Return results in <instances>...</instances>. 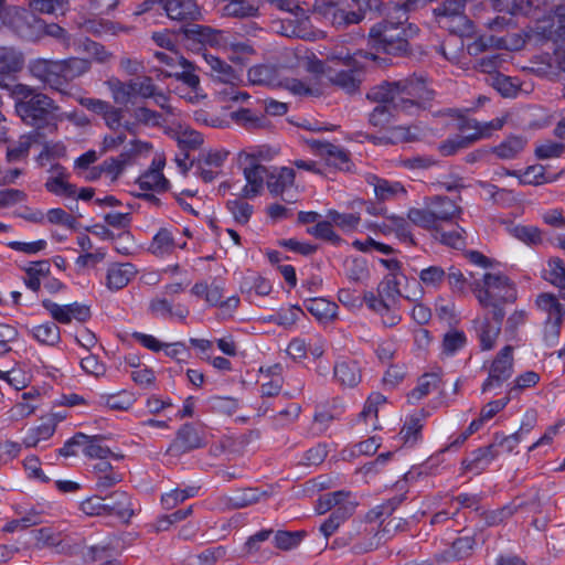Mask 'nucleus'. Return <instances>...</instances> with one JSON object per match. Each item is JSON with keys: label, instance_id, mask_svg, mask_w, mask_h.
Masks as SVG:
<instances>
[{"label": "nucleus", "instance_id": "nucleus-1", "mask_svg": "<svg viewBox=\"0 0 565 565\" xmlns=\"http://www.w3.org/2000/svg\"><path fill=\"white\" fill-rule=\"evenodd\" d=\"M427 0H402L388 2L380 12L382 20L371 26L369 39L372 47L385 54L406 56L412 53L411 40L419 29L408 23V13L424 6Z\"/></svg>", "mask_w": 565, "mask_h": 565}, {"label": "nucleus", "instance_id": "nucleus-2", "mask_svg": "<svg viewBox=\"0 0 565 565\" xmlns=\"http://www.w3.org/2000/svg\"><path fill=\"white\" fill-rule=\"evenodd\" d=\"M11 97L14 100L15 114L24 125L32 127L33 131L57 130L60 107L50 96L29 85L18 83L11 88Z\"/></svg>", "mask_w": 565, "mask_h": 565}, {"label": "nucleus", "instance_id": "nucleus-3", "mask_svg": "<svg viewBox=\"0 0 565 565\" xmlns=\"http://www.w3.org/2000/svg\"><path fill=\"white\" fill-rule=\"evenodd\" d=\"M480 305L491 303V299L502 302H514L516 290L511 280L502 274L487 273L482 280H475L470 284Z\"/></svg>", "mask_w": 565, "mask_h": 565}, {"label": "nucleus", "instance_id": "nucleus-4", "mask_svg": "<svg viewBox=\"0 0 565 565\" xmlns=\"http://www.w3.org/2000/svg\"><path fill=\"white\" fill-rule=\"evenodd\" d=\"M8 28L24 41L35 42L43 38V20L32 11L11 7L9 8Z\"/></svg>", "mask_w": 565, "mask_h": 565}, {"label": "nucleus", "instance_id": "nucleus-5", "mask_svg": "<svg viewBox=\"0 0 565 565\" xmlns=\"http://www.w3.org/2000/svg\"><path fill=\"white\" fill-rule=\"evenodd\" d=\"M313 10L316 13L330 20L338 29H345L363 20L361 10H350L347 0H316Z\"/></svg>", "mask_w": 565, "mask_h": 565}, {"label": "nucleus", "instance_id": "nucleus-6", "mask_svg": "<svg viewBox=\"0 0 565 565\" xmlns=\"http://www.w3.org/2000/svg\"><path fill=\"white\" fill-rule=\"evenodd\" d=\"M342 63L345 66L343 70H328V81L347 94L353 95L360 90L364 79V70L351 56L343 58Z\"/></svg>", "mask_w": 565, "mask_h": 565}, {"label": "nucleus", "instance_id": "nucleus-7", "mask_svg": "<svg viewBox=\"0 0 565 565\" xmlns=\"http://www.w3.org/2000/svg\"><path fill=\"white\" fill-rule=\"evenodd\" d=\"M537 305L548 313L545 323L544 340L547 345L553 347L561 334V326L565 317V306L554 296L547 294L539 296Z\"/></svg>", "mask_w": 565, "mask_h": 565}, {"label": "nucleus", "instance_id": "nucleus-8", "mask_svg": "<svg viewBox=\"0 0 565 565\" xmlns=\"http://www.w3.org/2000/svg\"><path fill=\"white\" fill-rule=\"evenodd\" d=\"M30 74L57 92H63L61 60L36 58L29 63Z\"/></svg>", "mask_w": 565, "mask_h": 565}, {"label": "nucleus", "instance_id": "nucleus-9", "mask_svg": "<svg viewBox=\"0 0 565 565\" xmlns=\"http://www.w3.org/2000/svg\"><path fill=\"white\" fill-rule=\"evenodd\" d=\"M513 374V347L505 345L495 355L489 376L482 384V392L489 391L492 386H501Z\"/></svg>", "mask_w": 565, "mask_h": 565}, {"label": "nucleus", "instance_id": "nucleus-10", "mask_svg": "<svg viewBox=\"0 0 565 565\" xmlns=\"http://www.w3.org/2000/svg\"><path fill=\"white\" fill-rule=\"evenodd\" d=\"M36 545L41 548H53L55 553L63 555H75L84 547V541L70 543L62 539L61 533L54 532L51 527H42L34 531Z\"/></svg>", "mask_w": 565, "mask_h": 565}, {"label": "nucleus", "instance_id": "nucleus-11", "mask_svg": "<svg viewBox=\"0 0 565 565\" xmlns=\"http://www.w3.org/2000/svg\"><path fill=\"white\" fill-rule=\"evenodd\" d=\"M204 445L201 433L192 424H184L177 433L167 452L179 456Z\"/></svg>", "mask_w": 565, "mask_h": 565}, {"label": "nucleus", "instance_id": "nucleus-12", "mask_svg": "<svg viewBox=\"0 0 565 565\" xmlns=\"http://www.w3.org/2000/svg\"><path fill=\"white\" fill-rule=\"evenodd\" d=\"M163 11L170 20L191 23L201 18L195 0H166Z\"/></svg>", "mask_w": 565, "mask_h": 565}, {"label": "nucleus", "instance_id": "nucleus-13", "mask_svg": "<svg viewBox=\"0 0 565 565\" xmlns=\"http://www.w3.org/2000/svg\"><path fill=\"white\" fill-rule=\"evenodd\" d=\"M425 203L438 225L452 221L462 212V209L448 196L435 195L427 198Z\"/></svg>", "mask_w": 565, "mask_h": 565}, {"label": "nucleus", "instance_id": "nucleus-14", "mask_svg": "<svg viewBox=\"0 0 565 565\" xmlns=\"http://www.w3.org/2000/svg\"><path fill=\"white\" fill-rule=\"evenodd\" d=\"M43 132L30 131L20 136L17 141L9 142L7 147V160L10 163L22 161L28 158L32 145L41 142Z\"/></svg>", "mask_w": 565, "mask_h": 565}, {"label": "nucleus", "instance_id": "nucleus-15", "mask_svg": "<svg viewBox=\"0 0 565 565\" xmlns=\"http://www.w3.org/2000/svg\"><path fill=\"white\" fill-rule=\"evenodd\" d=\"M396 82V92L416 98L422 102L433 99L434 92L426 86L425 79L418 76H411Z\"/></svg>", "mask_w": 565, "mask_h": 565}, {"label": "nucleus", "instance_id": "nucleus-16", "mask_svg": "<svg viewBox=\"0 0 565 565\" xmlns=\"http://www.w3.org/2000/svg\"><path fill=\"white\" fill-rule=\"evenodd\" d=\"M497 456L498 451L495 449V444H490L486 447H480L473 450L469 457L462 460L461 466L465 471H475L476 473H480Z\"/></svg>", "mask_w": 565, "mask_h": 565}, {"label": "nucleus", "instance_id": "nucleus-17", "mask_svg": "<svg viewBox=\"0 0 565 565\" xmlns=\"http://www.w3.org/2000/svg\"><path fill=\"white\" fill-rule=\"evenodd\" d=\"M186 39L198 41L210 46H222L224 44V33L210 26L190 24L183 29Z\"/></svg>", "mask_w": 565, "mask_h": 565}, {"label": "nucleus", "instance_id": "nucleus-18", "mask_svg": "<svg viewBox=\"0 0 565 565\" xmlns=\"http://www.w3.org/2000/svg\"><path fill=\"white\" fill-rule=\"evenodd\" d=\"M333 374L337 381L348 387H354L361 382V369L356 361L342 360L335 363Z\"/></svg>", "mask_w": 565, "mask_h": 565}, {"label": "nucleus", "instance_id": "nucleus-19", "mask_svg": "<svg viewBox=\"0 0 565 565\" xmlns=\"http://www.w3.org/2000/svg\"><path fill=\"white\" fill-rule=\"evenodd\" d=\"M106 500L107 514L117 515L120 519L129 520L134 510L129 495L124 491H114L109 495L104 497Z\"/></svg>", "mask_w": 565, "mask_h": 565}, {"label": "nucleus", "instance_id": "nucleus-20", "mask_svg": "<svg viewBox=\"0 0 565 565\" xmlns=\"http://www.w3.org/2000/svg\"><path fill=\"white\" fill-rule=\"evenodd\" d=\"M164 167V160H158V167L149 168L142 175L139 177L137 183L139 188L143 191L157 190V191H166L169 186V181L162 174V169Z\"/></svg>", "mask_w": 565, "mask_h": 565}, {"label": "nucleus", "instance_id": "nucleus-21", "mask_svg": "<svg viewBox=\"0 0 565 565\" xmlns=\"http://www.w3.org/2000/svg\"><path fill=\"white\" fill-rule=\"evenodd\" d=\"M295 182V171L291 168H274L267 179V188L274 195L282 194Z\"/></svg>", "mask_w": 565, "mask_h": 565}, {"label": "nucleus", "instance_id": "nucleus-22", "mask_svg": "<svg viewBox=\"0 0 565 565\" xmlns=\"http://www.w3.org/2000/svg\"><path fill=\"white\" fill-rule=\"evenodd\" d=\"M355 507L354 502H345L332 511L330 516L320 526V531L326 539L331 536L353 514Z\"/></svg>", "mask_w": 565, "mask_h": 565}, {"label": "nucleus", "instance_id": "nucleus-23", "mask_svg": "<svg viewBox=\"0 0 565 565\" xmlns=\"http://www.w3.org/2000/svg\"><path fill=\"white\" fill-rule=\"evenodd\" d=\"M247 164L243 169L246 182L262 192L264 181L269 178L270 169L260 164L255 156L246 157Z\"/></svg>", "mask_w": 565, "mask_h": 565}, {"label": "nucleus", "instance_id": "nucleus-24", "mask_svg": "<svg viewBox=\"0 0 565 565\" xmlns=\"http://www.w3.org/2000/svg\"><path fill=\"white\" fill-rule=\"evenodd\" d=\"M475 326L480 340L482 350H491L501 332V326L491 323L488 315L480 319L475 320Z\"/></svg>", "mask_w": 565, "mask_h": 565}, {"label": "nucleus", "instance_id": "nucleus-25", "mask_svg": "<svg viewBox=\"0 0 565 565\" xmlns=\"http://www.w3.org/2000/svg\"><path fill=\"white\" fill-rule=\"evenodd\" d=\"M136 271L131 264L113 265L107 271V286L109 289L119 290L128 285Z\"/></svg>", "mask_w": 565, "mask_h": 565}, {"label": "nucleus", "instance_id": "nucleus-26", "mask_svg": "<svg viewBox=\"0 0 565 565\" xmlns=\"http://www.w3.org/2000/svg\"><path fill=\"white\" fill-rule=\"evenodd\" d=\"M61 66L65 87L70 82L87 73L90 70L92 63L86 58L68 57L61 60Z\"/></svg>", "mask_w": 565, "mask_h": 565}, {"label": "nucleus", "instance_id": "nucleus-27", "mask_svg": "<svg viewBox=\"0 0 565 565\" xmlns=\"http://www.w3.org/2000/svg\"><path fill=\"white\" fill-rule=\"evenodd\" d=\"M204 60L210 66L211 75L215 79L225 84H234L235 81L239 79L235 70L218 57L205 54Z\"/></svg>", "mask_w": 565, "mask_h": 565}, {"label": "nucleus", "instance_id": "nucleus-28", "mask_svg": "<svg viewBox=\"0 0 565 565\" xmlns=\"http://www.w3.org/2000/svg\"><path fill=\"white\" fill-rule=\"evenodd\" d=\"M481 138H483L482 131L473 132V134L467 135V136L456 135L454 138H449V139L443 141L439 145L438 149L443 156H446V157L452 156L457 151L470 147L472 143L480 140Z\"/></svg>", "mask_w": 565, "mask_h": 565}, {"label": "nucleus", "instance_id": "nucleus-29", "mask_svg": "<svg viewBox=\"0 0 565 565\" xmlns=\"http://www.w3.org/2000/svg\"><path fill=\"white\" fill-rule=\"evenodd\" d=\"M24 65L23 54L12 47L0 49V73L14 74L20 72Z\"/></svg>", "mask_w": 565, "mask_h": 565}, {"label": "nucleus", "instance_id": "nucleus-30", "mask_svg": "<svg viewBox=\"0 0 565 565\" xmlns=\"http://www.w3.org/2000/svg\"><path fill=\"white\" fill-rule=\"evenodd\" d=\"M306 309L320 321L332 320L337 316L335 302L324 298H313L305 302Z\"/></svg>", "mask_w": 565, "mask_h": 565}, {"label": "nucleus", "instance_id": "nucleus-31", "mask_svg": "<svg viewBox=\"0 0 565 565\" xmlns=\"http://www.w3.org/2000/svg\"><path fill=\"white\" fill-rule=\"evenodd\" d=\"M327 150L323 152L322 158L328 166H332L339 170L350 171L351 160L350 152L343 147L329 143Z\"/></svg>", "mask_w": 565, "mask_h": 565}, {"label": "nucleus", "instance_id": "nucleus-32", "mask_svg": "<svg viewBox=\"0 0 565 565\" xmlns=\"http://www.w3.org/2000/svg\"><path fill=\"white\" fill-rule=\"evenodd\" d=\"M231 118L245 129H259L267 125L265 115H257L249 108H241L231 113Z\"/></svg>", "mask_w": 565, "mask_h": 565}, {"label": "nucleus", "instance_id": "nucleus-33", "mask_svg": "<svg viewBox=\"0 0 565 565\" xmlns=\"http://www.w3.org/2000/svg\"><path fill=\"white\" fill-rule=\"evenodd\" d=\"M31 333L35 340L45 345H56L61 341V331L58 326L53 321L35 326Z\"/></svg>", "mask_w": 565, "mask_h": 565}, {"label": "nucleus", "instance_id": "nucleus-34", "mask_svg": "<svg viewBox=\"0 0 565 565\" xmlns=\"http://www.w3.org/2000/svg\"><path fill=\"white\" fill-rule=\"evenodd\" d=\"M438 23L441 28L448 30L451 34L469 36L473 32L472 22L465 15H456L454 18L440 19Z\"/></svg>", "mask_w": 565, "mask_h": 565}, {"label": "nucleus", "instance_id": "nucleus-35", "mask_svg": "<svg viewBox=\"0 0 565 565\" xmlns=\"http://www.w3.org/2000/svg\"><path fill=\"white\" fill-rule=\"evenodd\" d=\"M351 493L349 491L340 490L331 493L321 495L316 503V511L318 514H324L330 510H334L345 502H352L349 500Z\"/></svg>", "mask_w": 565, "mask_h": 565}, {"label": "nucleus", "instance_id": "nucleus-36", "mask_svg": "<svg viewBox=\"0 0 565 565\" xmlns=\"http://www.w3.org/2000/svg\"><path fill=\"white\" fill-rule=\"evenodd\" d=\"M268 497V491H259L258 489L247 488L244 490H239L235 492L228 499V505L233 509H242L254 503H257L260 500V497Z\"/></svg>", "mask_w": 565, "mask_h": 565}, {"label": "nucleus", "instance_id": "nucleus-37", "mask_svg": "<svg viewBox=\"0 0 565 565\" xmlns=\"http://www.w3.org/2000/svg\"><path fill=\"white\" fill-rule=\"evenodd\" d=\"M396 94V82H383L382 84L372 87L367 92L366 98L371 102L377 103L379 105L386 104L388 106H393V97H395Z\"/></svg>", "mask_w": 565, "mask_h": 565}, {"label": "nucleus", "instance_id": "nucleus-38", "mask_svg": "<svg viewBox=\"0 0 565 565\" xmlns=\"http://www.w3.org/2000/svg\"><path fill=\"white\" fill-rule=\"evenodd\" d=\"M524 504L522 500L515 499L501 509L484 513V522L489 526L499 525L522 509Z\"/></svg>", "mask_w": 565, "mask_h": 565}, {"label": "nucleus", "instance_id": "nucleus-39", "mask_svg": "<svg viewBox=\"0 0 565 565\" xmlns=\"http://www.w3.org/2000/svg\"><path fill=\"white\" fill-rule=\"evenodd\" d=\"M104 439L100 435H87L84 445H82L83 452L89 458L106 459L108 456H113L119 459V456L114 455L108 447L103 445Z\"/></svg>", "mask_w": 565, "mask_h": 565}, {"label": "nucleus", "instance_id": "nucleus-40", "mask_svg": "<svg viewBox=\"0 0 565 565\" xmlns=\"http://www.w3.org/2000/svg\"><path fill=\"white\" fill-rule=\"evenodd\" d=\"M175 247L174 238L167 228H160L152 238L149 250L156 256L171 254Z\"/></svg>", "mask_w": 565, "mask_h": 565}, {"label": "nucleus", "instance_id": "nucleus-41", "mask_svg": "<svg viewBox=\"0 0 565 565\" xmlns=\"http://www.w3.org/2000/svg\"><path fill=\"white\" fill-rule=\"evenodd\" d=\"M407 218L414 225L430 231L431 234L435 233V231L439 227L426 203L425 207L423 209H409L407 213Z\"/></svg>", "mask_w": 565, "mask_h": 565}, {"label": "nucleus", "instance_id": "nucleus-42", "mask_svg": "<svg viewBox=\"0 0 565 565\" xmlns=\"http://www.w3.org/2000/svg\"><path fill=\"white\" fill-rule=\"evenodd\" d=\"M524 146L525 140L523 138L513 136L492 148V151L500 159L509 160L515 158L524 149Z\"/></svg>", "mask_w": 565, "mask_h": 565}, {"label": "nucleus", "instance_id": "nucleus-43", "mask_svg": "<svg viewBox=\"0 0 565 565\" xmlns=\"http://www.w3.org/2000/svg\"><path fill=\"white\" fill-rule=\"evenodd\" d=\"M440 377L437 373H426L418 380L417 386L409 393L411 401H419L433 390L439 387Z\"/></svg>", "mask_w": 565, "mask_h": 565}, {"label": "nucleus", "instance_id": "nucleus-44", "mask_svg": "<svg viewBox=\"0 0 565 565\" xmlns=\"http://www.w3.org/2000/svg\"><path fill=\"white\" fill-rule=\"evenodd\" d=\"M277 79L276 70L269 65H256L248 71V81L253 85H274Z\"/></svg>", "mask_w": 565, "mask_h": 565}, {"label": "nucleus", "instance_id": "nucleus-45", "mask_svg": "<svg viewBox=\"0 0 565 565\" xmlns=\"http://www.w3.org/2000/svg\"><path fill=\"white\" fill-rule=\"evenodd\" d=\"M543 277L545 280L559 288H565V265L561 258H552L544 269Z\"/></svg>", "mask_w": 565, "mask_h": 565}, {"label": "nucleus", "instance_id": "nucleus-46", "mask_svg": "<svg viewBox=\"0 0 565 565\" xmlns=\"http://www.w3.org/2000/svg\"><path fill=\"white\" fill-rule=\"evenodd\" d=\"M490 85L495 88L503 97H515L519 93V86L511 77L501 73L491 74L488 77Z\"/></svg>", "mask_w": 565, "mask_h": 565}, {"label": "nucleus", "instance_id": "nucleus-47", "mask_svg": "<svg viewBox=\"0 0 565 565\" xmlns=\"http://www.w3.org/2000/svg\"><path fill=\"white\" fill-rule=\"evenodd\" d=\"M179 65L182 66V72L173 73V78L188 85L194 93L200 88V78L194 73V65L184 57L179 58Z\"/></svg>", "mask_w": 565, "mask_h": 565}, {"label": "nucleus", "instance_id": "nucleus-48", "mask_svg": "<svg viewBox=\"0 0 565 565\" xmlns=\"http://www.w3.org/2000/svg\"><path fill=\"white\" fill-rule=\"evenodd\" d=\"M106 85L111 93L115 104L127 105L132 100L128 82H121L120 79L113 77L106 81Z\"/></svg>", "mask_w": 565, "mask_h": 565}, {"label": "nucleus", "instance_id": "nucleus-49", "mask_svg": "<svg viewBox=\"0 0 565 565\" xmlns=\"http://www.w3.org/2000/svg\"><path fill=\"white\" fill-rule=\"evenodd\" d=\"M388 132L392 145L399 142H413L418 140L422 135V130L418 126H395L390 128Z\"/></svg>", "mask_w": 565, "mask_h": 565}, {"label": "nucleus", "instance_id": "nucleus-50", "mask_svg": "<svg viewBox=\"0 0 565 565\" xmlns=\"http://www.w3.org/2000/svg\"><path fill=\"white\" fill-rule=\"evenodd\" d=\"M462 233H465L463 228H459V231L446 232L439 225L435 233H433V237L434 239L440 242L444 245L461 249L466 245Z\"/></svg>", "mask_w": 565, "mask_h": 565}, {"label": "nucleus", "instance_id": "nucleus-51", "mask_svg": "<svg viewBox=\"0 0 565 565\" xmlns=\"http://www.w3.org/2000/svg\"><path fill=\"white\" fill-rule=\"evenodd\" d=\"M303 536L305 532L302 531H277L274 535V543L277 548L282 551H289L297 547L300 544Z\"/></svg>", "mask_w": 565, "mask_h": 565}, {"label": "nucleus", "instance_id": "nucleus-52", "mask_svg": "<svg viewBox=\"0 0 565 565\" xmlns=\"http://www.w3.org/2000/svg\"><path fill=\"white\" fill-rule=\"evenodd\" d=\"M399 284L401 281L397 277V274L390 273L379 285L377 296L394 301L397 297L401 296L398 288Z\"/></svg>", "mask_w": 565, "mask_h": 565}, {"label": "nucleus", "instance_id": "nucleus-53", "mask_svg": "<svg viewBox=\"0 0 565 565\" xmlns=\"http://www.w3.org/2000/svg\"><path fill=\"white\" fill-rule=\"evenodd\" d=\"M394 109L386 104L377 105L369 115V124L376 128H385L394 118Z\"/></svg>", "mask_w": 565, "mask_h": 565}, {"label": "nucleus", "instance_id": "nucleus-54", "mask_svg": "<svg viewBox=\"0 0 565 565\" xmlns=\"http://www.w3.org/2000/svg\"><path fill=\"white\" fill-rule=\"evenodd\" d=\"M131 97L140 96L142 98H151L156 95V85L149 76L128 81Z\"/></svg>", "mask_w": 565, "mask_h": 565}, {"label": "nucleus", "instance_id": "nucleus-55", "mask_svg": "<svg viewBox=\"0 0 565 565\" xmlns=\"http://www.w3.org/2000/svg\"><path fill=\"white\" fill-rule=\"evenodd\" d=\"M226 206L233 214L234 220L239 224H246L254 211L253 206L242 199L230 200Z\"/></svg>", "mask_w": 565, "mask_h": 565}, {"label": "nucleus", "instance_id": "nucleus-56", "mask_svg": "<svg viewBox=\"0 0 565 565\" xmlns=\"http://www.w3.org/2000/svg\"><path fill=\"white\" fill-rule=\"evenodd\" d=\"M103 404L115 411H127L135 402L132 394L124 391L119 394L103 395Z\"/></svg>", "mask_w": 565, "mask_h": 565}, {"label": "nucleus", "instance_id": "nucleus-57", "mask_svg": "<svg viewBox=\"0 0 565 565\" xmlns=\"http://www.w3.org/2000/svg\"><path fill=\"white\" fill-rule=\"evenodd\" d=\"M466 1L467 0H445L434 12L438 20L461 15L463 14Z\"/></svg>", "mask_w": 565, "mask_h": 565}, {"label": "nucleus", "instance_id": "nucleus-58", "mask_svg": "<svg viewBox=\"0 0 565 565\" xmlns=\"http://www.w3.org/2000/svg\"><path fill=\"white\" fill-rule=\"evenodd\" d=\"M331 223V221L318 222L317 225L309 227L307 232L317 238L326 239L338 245L341 243V237L335 234Z\"/></svg>", "mask_w": 565, "mask_h": 565}, {"label": "nucleus", "instance_id": "nucleus-59", "mask_svg": "<svg viewBox=\"0 0 565 565\" xmlns=\"http://www.w3.org/2000/svg\"><path fill=\"white\" fill-rule=\"evenodd\" d=\"M466 335L462 331L452 330L445 334L443 340L444 353L451 355L465 347Z\"/></svg>", "mask_w": 565, "mask_h": 565}, {"label": "nucleus", "instance_id": "nucleus-60", "mask_svg": "<svg viewBox=\"0 0 565 565\" xmlns=\"http://www.w3.org/2000/svg\"><path fill=\"white\" fill-rule=\"evenodd\" d=\"M328 218L342 230H354L359 222L360 216L355 213H339L334 210L328 212Z\"/></svg>", "mask_w": 565, "mask_h": 565}, {"label": "nucleus", "instance_id": "nucleus-61", "mask_svg": "<svg viewBox=\"0 0 565 565\" xmlns=\"http://www.w3.org/2000/svg\"><path fill=\"white\" fill-rule=\"evenodd\" d=\"M423 424L418 417H409L404 424L401 435L405 444L414 445L420 438Z\"/></svg>", "mask_w": 565, "mask_h": 565}, {"label": "nucleus", "instance_id": "nucleus-62", "mask_svg": "<svg viewBox=\"0 0 565 565\" xmlns=\"http://www.w3.org/2000/svg\"><path fill=\"white\" fill-rule=\"evenodd\" d=\"M476 544V541L472 536H463L457 539L451 546V550L449 551L450 557L456 559H462L465 557H468Z\"/></svg>", "mask_w": 565, "mask_h": 565}, {"label": "nucleus", "instance_id": "nucleus-63", "mask_svg": "<svg viewBox=\"0 0 565 565\" xmlns=\"http://www.w3.org/2000/svg\"><path fill=\"white\" fill-rule=\"evenodd\" d=\"M446 278V271L440 266H429L419 273L420 281L427 287H438Z\"/></svg>", "mask_w": 565, "mask_h": 565}, {"label": "nucleus", "instance_id": "nucleus-64", "mask_svg": "<svg viewBox=\"0 0 565 565\" xmlns=\"http://www.w3.org/2000/svg\"><path fill=\"white\" fill-rule=\"evenodd\" d=\"M223 555L224 550L222 547L206 550L199 556L189 559L185 565H214Z\"/></svg>", "mask_w": 565, "mask_h": 565}]
</instances>
